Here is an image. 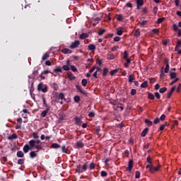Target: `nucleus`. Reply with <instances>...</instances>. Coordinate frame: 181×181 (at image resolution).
<instances>
[{
	"label": "nucleus",
	"instance_id": "2f4dec72",
	"mask_svg": "<svg viewBox=\"0 0 181 181\" xmlns=\"http://www.w3.org/2000/svg\"><path fill=\"white\" fill-rule=\"evenodd\" d=\"M148 98L149 100H155V95H153V93H149L148 94Z\"/></svg>",
	"mask_w": 181,
	"mask_h": 181
},
{
	"label": "nucleus",
	"instance_id": "4be33fe9",
	"mask_svg": "<svg viewBox=\"0 0 181 181\" xmlns=\"http://www.w3.org/2000/svg\"><path fill=\"white\" fill-rule=\"evenodd\" d=\"M52 148H53L54 149H58V148H61V146L57 143H53L52 144Z\"/></svg>",
	"mask_w": 181,
	"mask_h": 181
},
{
	"label": "nucleus",
	"instance_id": "8fccbe9b",
	"mask_svg": "<svg viewBox=\"0 0 181 181\" xmlns=\"http://www.w3.org/2000/svg\"><path fill=\"white\" fill-rule=\"evenodd\" d=\"M105 32H106L105 29H102V30H99L98 34L99 35V36H102V35H104V33H105Z\"/></svg>",
	"mask_w": 181,
	"mask_h": 181
},
{
	"label": "nucleus",
	"instance_id": "393cba45",
	"mask_svg": "<svg viewBox=\"0 0 181 181\" xmlns=\"http://www.w3.org/2000/svg\"><path fill=\"white\" fill-rule=\"evenodd\" d=\"M136 6H144V0H136Z\"/></svg>",
	"mask_w": 181,
	"mask_h": 181
},
{
	"label": "nucleus",
	"instance_id": "5fc2aeb1",
	"mask_svg": "<svg viewBox=\"0 0 181 181\" xmlns=\"http://www.w3.org/2000/svg\"><path fill=\"white\" fill-rule=\"evenodd\" d=\"M33 137L34 138V139H39V134L36 132H33Z\"/></svg>",
	"mask_w": 181,
	"mask_h": 181
},
{
	"label": "nucleus",
	"instance_id": "bb28decb",
	"mask_svg": "<svg viewBox=\"0 0 181 181\" xmlns=\"http://www.w3.org/2000/svg\"><path fill=\"white\" fill-rule=\"evenodd\" d=\"M76 146L77 148H83L84 146V143H83L82 141H77Z\"/></svg>",
	"mask_w": 181,
	"mask_h": 181
},
{
	"label": "nucleus",
	"instance_id": "e433bc0d",
	"mask_svg": "<svg viewBox=\"0 0 181 181\" xmlns=\"http://www.w3.org/2000/svg\"><path fill=\"white\" fill-rule=\"evenodd\" d=\"M18 165H23L25 163V159L23 158H20L17 161Z\"/></svg>",
	"mask_w": 181,
	"mask_h": 181
},
{
	"label": "nucleus",
	"instance_id": "39448f33",
	"mask_svg": "<svg viewBox=\"0 0 181 181\" xmlns=\"http://www.w3.org/2000/svg\"><path fill=\"white\" fill-rule=\"evenodd\" d=\"M57 103H60L62 105H63V100L66 101V98H64V93H60L58 95V97L56 98Z\"/></svg>",
	"mask_w": 181,
	"mask_h": 181
},
{
	"label": "nucleus",
	"instance_id": "4c0bfd02",
	"mask_svg": "<svg viewBox=\"0 0 181 181\" xmlns=\"http://www.w3.org/2000/svg\"><path fill=\"white\" fill-rule=\"evenodd\" d=\"M167 126H168V122H165L164 124L160 127V131H163V129H165V128H166Z\"/></svg>",
	"mask_w": 181,
	"mask_h": 181
},
{
	"label": "nucleus",
	"instance_id": "cd10ccee",
	"mask_svg": "<svg viewBox=\"0 0 181 181\" xmlns=\"http://www.w3.org/2000/svg\"><path fill=\"white\" fill-rule=\"evenodd\" d=\"M80 39L83 40L86 39L87 37H88V34L87 33H82L80 36H79Z\"/></svg>",
	"mask_w": 181,
	"mask_h": 181
},
{
	"label": "nucleus",
	"instance_id": "37998d69",
	"mask_svg": "<svg viewBox=\"0 0 181 181\" xmlns=\"http://www.w3.org/2000/svg\"><path fill=\"white\" fill-rule=\"evenodd\" d=\"M123 59L124 60H127V59H129L128 58V51L126 50L124 52Z\"/></svg>",
	"mask_w": 181,
	"mask_h": 181
},
{
	"label": "nucleus",
	"instance_id": "49530a36",
	"mask_svg": "<svg viewBox=\"0 0 181 181\" xmlns=\"http://www.w3.org/2000/svg\"><path fill=\"white\" fill-rule=\"evenodd\" d=\"M87 79L84 78V79H82L81 81V84L83 87H86V86H87Z\"/></svg>",
	"mask_w": 181,
	"mask_h": 181
},
{
	"label": "nucleus",
	"instance_id": "774afa93",
	"mask_svg": "<svg viewBox=\"0 0 181 181\" xmlns=\"http://www.w3.org/2000/svg\"><path fill=\"white\" fill-rule=\"evenodd\" d=\"M180 90H181V83H179L177 88V93H180Z\"/></svg>",
	"mask_w": 181,
	"mask_h": 181
},
{
	"label": "nucleus",
	"instance_id": "0eeeda50",
	"mask_svg": "<svg viewBox=\"0 0 181 181\" xmlns=\"http://www.w3.org/2000/svg\"><path fill=\"white\" fill-rule=\"evenodd\" d=\"M146 162L149 164L146 166V169L152 167V165H153V163H152V158H151L150 156L147 157Z\"/></svg>",
	"mask_w": 181,
	"mask_h": 181
},
{
	"label": "nucleus",
	"instance_id": "6ab92c4d",
	"mask_svg": "<svg viewBox=\"0 0 181 181\" xmlns=\"http://www.w3.org/2000/svg\"><path fill=\"white\" fill-rule=\"evenodd\" d=\"M134 36L135 37H139V36H141V30H139V28L136 29L135 30V33L134 34Z\"/></svg>",
	"mask_w": 181,
	"mask_h": 181
},
{
	"label": "nucleus",
	"instance_id": "69168bd1",
	"mask_svg": "<svg viewBox=\"0 0 181 181\" xmlns=\"http://www.w3.org/2000/svg\"><path fill=\"white\" fill-rule=\"evenodd\" d=\"M131 95H135L136 94V89H132L130 92Z\"/></svg>",
	"mask_w": 181,
	"mask_h": 181
},
{
	"label": "nucleus",
	"instance_id": "423d86ee",
	"mask_svg": "<svg viewBox=\"0 0 181 181\" xmlns=\"http://www.w3.org/2000/svg\"><path fill=\"white\" fill-rule=\"evenodd\" d=\"M132 168H134V160L130 159L128 162V167L127 168V172L131 173V170H132Z\"/></svg>",
	"mask_w": 181,
	"mask_h": 181
},
{
	"label": "nucleus",
	"instance_id": "a18cd8bd",
	"mask_svg": "<svg viewBox=\"0 0 181 181\" xmlns=\"http://www.w3.org/2000/svg\"><path fill=\"white\" fill-rule=\"evenodd\" d=\"M173 28L175 32H178V30H180L179 26H177L176 24H173Z\"/></svg>",
	"mask_w": 181,
	"mask_h": 181
},
{
	"label": "nucleus",
	"instance_id": "58836bf2",
	"mask_svg": "<svg viewBox=\"0 0 181 181\" xmlns=\"http://www.w3.org/2000/svg\"><path fill=\"white\" fill-rule=\"evenodd\" d=\"M74 100L75 103H80L81 99L80 98V96L76 95V96H74Z\"/></svg>",
	"mask_w": 181,
	"mask_h": 181
},
{
	"label": "nucleus",
	"instance_id": "79ce46f5",
	"mask_svg": "<svg viewBox=\"0 0 181 181\" xmlns=\"http://www.w3.org/2000/svg\"><path fill=\"white\" fill-rule=\"evenodd\" d=\"M68 78H69V80L71 81L73 80H76V76H74L73 74H71L68 76Z\"/></svg>",
	"mask_w": 181,
	"mask_h": 181
},
{
	"label": "nucleus",
	"instance_id": "603ef678",
	"mask_svg": "<svg viewBox=\"0 0 181 181\" xmlns=\"http://www.w3.org/2000/svg\"><path fill=\"white\" fill-rule=\"evenodd\" d=\"M163 21H165V17L159 18L157 20V23L159 25V24L162 23V22H163Z\"/></svg>",
	"mask_w": 181,
	"mask_h": 181
},
{
	"label": "nucleus",
	"instance_id": "f257e3e1",
	"mask_svg": "<svg viewBox=\"0 0 181 181\" xmlns=\"http://www.w3.org/2000/svg\"><path fill=\"white\" fill-rule=\"evenodd\" d=\"M30 149H35V141L32 140L28 141V144H25L23 148L24 153H28Z\"/></svg>",
	"mask_w": 181,
	"mask_h": 181
},
{
	"label": "nucleus",
	"instance_id": "2eb2a0df",
	"mask_svg": "<svg viewBox=\"0 0 181 181\" xmlns=\"http://www.w3.org/2000/svg\"><path fill=\"white\" fill-rule=\"evenodd\" d=\"M8 139L9 141H12L13 139H18V135L16 134H13L11 135H10L8 137Z\"/></svg>",
	"mask_w": 181,
	"mask_h": 181
},
{
	"label": "nucleus",
	"instance_id": "3c124183",
	"mask_svg": "<svg viewBox=\"0 0 181 181\" xmlns=\"http://www.w3.org/2000/svg\"><path fill=\"white\" fill-rule=\"evenodd\" d=\"M93 169H95V164L94 163H91L89 165V170H93Z\"/></svg>",
	"mask_w": 181,
	"mask_h": 181
},
{
	"label": "nucleus",
	"instance_id": "72a5a7b5",
	"mask_svg": "<svg viewBox=\"0 0 181 181\" xmlns=\"http://www.w3.org/2000/svg\"><path fill=\"white\" fill-rule=\"evenodd\" d=\"M100 176L102 177H107V176H108V173L104 170L101 171L100 173Z\"/></svg>",
	"mask_w": 181,
	"mask_h": 181
},
{
	"label": "nucleus",
	"instance_id": "dca6fc26",
	"mask_svg": "<svg viewBox=\"0 0 181 181\" xmlns=\"http://www.w3.org/2000/svg\"><path fill=\"white\" fill-rule=\"evenodd\" d=\"M53 71L54 73H62L63 69L61 66H56Z\"/></svg>",
	"mask_w": 181,
	"mask_h": 181
},
{
	"label": "nucleus",
	"instance_id": "bf43d9fd",
	"mask_svg": "<svg viewBox=\"0 0 181 181\" xmlns=\"http://www.w3.org/2000/svg\"><path fill=\"white\" fill-rule=\"evenodd\" d=\"M42 101H43V104L45 105L46 108L49 107V106L47 105V103H46V98L42 97Z\"/></svg>",
	"mask_w": 181,
	"mask_h": 181
},
{
	"label": "nucleus",
	"instance_id": "a878e982",
	"mask_svg": "<svg viewBox=\"0 0 181 181\" xmlns=\"http://www.w3.org/2000/svg\"><path fill=\"white\" fill-rule=\"evenodd\" d=\"M126 61H127V62H125L124 64V66L127 69V68L129 67V64L131 63V59H127Z\"/></svg>",
	"mask_w": 181,
	"mask_h": 181
},
{
	"label": "nucleus",
	"instance_id": "338daca9",
	"mask_svg": "<svg viewBox=\"0 0 181 181\" xmlns=\"http://www.w3.org/2000/svg\"><path fill=\"white\" fill-rule=\"evenodd\" d=\"M62 152H63V153H68L67 149H66V146H62Z\"/></svg>",
	"mask_w": 181,
	"mask_h": 181
},
{
	"label": "nucleus",
	"instance_id": "680f3d73",
	"mask_svg": "<svg viewBox=\"0 0 181 181\" xmlns=\"http://www.w3.org/2000/svg\"><path fill=\"white\" fill-rule=\"evenodd\" d=\"M96 62L99 66H101V64H103V59H100V58H98L96 59Z\"/></svg>",
	"mask_w": 181,
	"mask_h": 181
},
{
	"label": "nucleus",
	"instance_id": "f3484780",
	"mask_svg": "<svg viewBox=\"0 0 181 181\" xmlns=\"http://www.w3.org/2000/svg\"><path fill=\"white\" fill-rule=\"evenodd\" d=\"M74 119L76 125H78V126L81 125V119H80V117H76Z\"/></svg>",
	"mask_w": 181,
	"mask_h": 181
},
{
	"label": "nucleus",
	"instance_id": "ea45409f",
	"mask_svg": "<svg viewBox=\"0 0 181 181\" xmlns=\"http://www.w3.org/2000/svg\"><path fill=\"white\" fill-rule=\"evenodd\" d=\"M62 70H64L65 71H69V70H70V66L69 65H64L62 66Z\"/></svg>",
	"mask_w": 181,
	"mask_h": 181
},
{
	"label": "nucleus",
	"instance_id": "1a4fd4ad",
	"mask_svg": "<svg viewBox=\"0 0 181 181\" xmlns=\"http://www.w3.org/2000/svg\"><path fill=\"white\" fill-rule=\"evenodd\" d=\"M80 45V41L76 40L70 45V49H76Z\"/></svg>",
	"mask_w": 181,
	"mask_h": 181
},
{
	"label": "nucleus",
	"instance_id": "412c9836",
	"mask_svg": "<svg viewBox=\"0 0 181 181\" xmlns=\"http://www.w3.org/2000/svg\"><path fill=\"white\" fill-rule=\"evenodd\" d=\"M170 77L171 79H176V77H177V74L176 72H171L170 74Z\"/></svg>",
	"mask_w": 181,
	"mask_h": 181
},
{
	"label": "nucleus",
	"instance_id": "f8f14e48",
	"mask_svg": "<svg viewBox=\"0 0 181 181\" xmlns=\"http://www.w3.org/2000/svg\"><path fill=\"white\" fill-rule=\"evenodd\" d=\"M62 53H63L64 54H71V53H73V51H71V49L69 48H64L62 50Z\"/></svg>",
	"mask_w": 181,
	"mask_h": 181
},
{
	"label": "nucleus",
	"instance_id": "aec40b11",
	"mask_svg": "<svg viewBox=\"0 0 181 181\" xmlns=\"http://www.w3.org/2000/svg\"><path fill=\"white\" fill-rule=\"evenodd\" d=\"M145 124H146V125L148 127H152V125L153 124V122H152V121L148 119H146L145 121H144Z\"/></svg>",
	"mask_w": 181,
	"mask_h": 181
},
{
	"label": "nucleus",
	"instance_id": "a211bd4d",
	"mask_svg": "<svg viewBox=\"0 0 181 181\" xmlns=\"http://www.w3.org/2000/svg\"><path fill=\"white\" fill-rule=\"evenodd\" d=\"M95 49H96L95 45L93 44H90L88 46V50H90L91 52L95 50Z\"/></svg>",
	"mask_w": 181,
	"mask_h": 181
},
{
	"label": "nucleus",
	"instance_id": "473e14b6",
	"mask_svg": "<svg viewBox=\"0 0 181 181\" xmlns=\"http://www.w3.org/2000/svg\"><path fill=\"white\" fill-rule=\"evenodd\" d=\"M107 59L108 60H114V59H115V56L112 54H108Z\"/></svg>",
	"mask_w": 181,
	"mask_h": 181
},
{
	"label": "nucleus",
	"instance_id": "4468645a",
	"mask_svg": "<svg viewBox=\"0 0 181 181\" xmlns=\"http://www.w3.org/2000/svg\"><path fill=\"white\" fill-rule=\"evenodd\" d=\"M49 111H50V107H47V109L45 110H44L41 112V117L42 118H45V117H46V115H47V112H49Z\"/></svg>",
	"mask_w": 181,
	"mask_h": 181
},
{
	"label": "nucleus",
	"instance_id": "c03bdc74",
	"mask_svg": "<svg viewBox=\"0 0 181 181\" xmlns=\"http://www.w3.org/2000/svg\"><path fill=\"white\" fill-rule=\"evenodd\" d=\"M70 68H71V71H74V73H76V71H77V67H76V66L70 65Z\"/></svg>",
	"mask_w": 181,
	"mask_h": 181
},
{
	"label": "nucleus",
	"instance_id": "7c9ffc66",
	"mask_svg": "<svg viewBox=\"0 0 181 181\" xmlns=\"http://www.w3.org/2000/svg\"><path fill=\"white\" fill-rule=\"evenodd\" d=\"M30 158H36L37 156V154L36 153V151H31L30 153Z\"/></svg>",
	"mask_w": 181,
	"mask_h": 181
},
{
	"label": "nucleus",
	"instance_id": "9b49d317",
	"mask_svg": "<svg viewBox=\"0 0 181 181\" xmlns=\"http://www.w3.org/2000/svg\"><path fill=\"white\" fill-rule=\"evenodd\" d=\"M76 89L79 91V93H81V94H83V95H87V92H86V90H83L81 86L76 85Z\"/></svg>",
	"mask_w": 181,
	"mask_h": 181
},
{
	"label": "nucleus",
	"instance_id": "6e6552de",
	"mask_svg": "<svg viewBox=\"0 0 181 181\" xmlns=\"http://www.w3.org/2000/svg\"><path fill=\"white\" fill-rule=\"evenodd\" d=\"M34 141V148H35V149H37L36 152H39V151H42V149H43V146H42V145L40 144H37L36 145V140H31Z\"/></svg>",
	"mask_w": 181,
	"mask_h": 181
},
{
	"label": "nucleus",
	"instance_id": "c85d7f7f",
	"mask_svg": "<svg viewBox=\"0 0 181 181\" xmlns=\"http://www.w3.org/2000/svg\"><path fill=\"white\" fill-rule=\"evenodd\" d=\"M166 91H168V88L166 87H163L159 90V93H160L161 94H163V93H166Z\"/></svg>",
	"mask_w": 181,
	"mask_h": 181
},
{
	"label": "nucleus",
	"instance_id": "9d476101",
	"mask_svg": "<svg viewBox=\"0 0 181 181\" xmlns=\"http://www.w3.org/2000/svg\"><path fill=\"white\" fill-rule=\"evenodd\" d=\"M49 73H52L49 70H45L43 71L41 74L40 75V77L41 78V80H45L46 79V77L43 75L45 74H49Z\"/></svg>",
	"mask_w": 181,
	"mask_h": 181
},
{
	"label": "nucleus",
	"instance_id": "de8ad7c7",
	"mask_svg": "<svg viewBox=\"0 0 181 181\" xmlns=\"http://www.w3.org/2000/svg\"><path fill=\"white\" fill-rule=\"evenodd\" d=\"M117 73H118V69H114V70H112L110 71V76H115V74H117Z\"/></svg>",
	"mask_w": 181,
	"mask_h": 181
},
{
	"label": "nucleus",
	"instance_id": "a19ab883",
	"mask_svg": "<svg viewBox=\"0 0 181 181\" xmlns=\"http://www.w3.org/2000/svg\"><path fill=\"white\" fill-rule=\"evenodd\" d=\"M100 131H101V127L100 126L96 127V129H95L96 135H100Z\"/></svg>",
	"mask_w": 181,
	"mask_h": 181
},
{
	"label": "nucleus",
	"instance_id": "6e6d98bb",
	"mask_svg": "<svg viewBox=\"0 0 181 181\" xmlns=\"http://www.w3.org/2000/svg\"><path fill=\"white\" fill-rule=\"evenodd\" d=\"M123 19H124V17L122 16V15L119 14V15L117 16V20L119 22H121V21H122Z\"/></svg>",
	"mask_w": 181,
	"mask_h": 181
},
{
	"label": "nucleus",
	"instance_id": "b1692460",
	"mask_svg": "<svg viewBox=\"0 0 181 181\" xmlns=\"http://www.w3.org/2000/svg\"><path fill=\"white\" fill-rule=\"evenodd\" d=\"M135 80V76L134 74H130L129 76V83H132Z\"/></svg>",
	"mask_w": 181,
	"mask_h": 181
},
{
	"label": "nucleus",
	"instance_id": "13d9d810",
	"mask_svg": "<svg viewBox=\"0 0 181 181\" xmlns=\"http://www.w3.org/2000/svg\"><path fill=\"white\" fill-rule=\"evenodd\" d=\"M180 47H181V40L177 42V44L175 46V49H180Z\"/></svg>",
	"mask_w": 181,
	"mask_h": 181
},
{
	"label": "nucleus",
	"instance_id": "c9c22d12",
	"mask_svg": "<svg viewBox=\"0 0 181 181\" xmlns=\"http://www.w3.org/2000/svg\"><path fill=\"white\" fill-rule=\"evenodd\" d=\"M141 88H146L148 87V81H146L143 83L141 84Z\"/></svg>",
	"mask_w": 181,
	"mask_h": 181
},
{
	"label": "nucleus",
	"instance_id": "f704fd0d",
	"mask_svg": "<svg viewBox=\"0 0 181 181\" xmlns=\"http://www.w3.org/2000/svg\"><path fill=\"white\" fill-rule=\"evenodd\" d=\"M122 33H124V31H122V30L117 28V35H118V36H122Z\"/></svg>",
	"mask_w": 181,
	"mask_h": 181
},
{
	"label": "nucleus",
	"instance_id": "20e7f679",
	"mask_svg": "<svg viewBox=\"0 0 181 181\" xmlns=\"http://www.w3.org/2000/svg\"><path fill=\"white\" fill-rule=\"evenodd\" d=\"M37 90L38 91H42V93H47V86L43 84V82H41L37 86Z\"/></svg>",
	"mask_w": 181,
	"mask_h": 181
},
{
	"label": "nucleus",
	"instance_id": "e2e57ef3",
	"mask_svg": "<svg viewBox=\"0 0 181 181\" xmlns=\"http://www.w3.org/2000/svg\"><path fill=\"white\" fill-rule=\"evenodd\" d=\"M177 81H179V78H175V79L170 83V86H173V84H175V83H177Z\"/></svg>",
	"mask_w": 181,
	"mask_h": 181
},
{
	"label": "nucleus",
	"instance_id": "5701e85b",
	"mask_svg": "<svg viewBox=\"0 0 181 181\" xmlns=\"http://www.w3.org/2000/svg\"><path fill=\"white\" fill-rule=\"evenodd\" d=\"M107 74H108V68H104L103 71V76L107 77Z\"/></svg>",
	"mask_w": 181,
	"mask_h": 181
},
{
	"label": "nucleus",
	"instance_id": "f03ea898",
	"mask_svg": "<svg viewBox=\"0 0 181 181\" xmlns=\"http://www.w3.org/2000/svg\"><path fill=\"white\" fill-rule=\"evenodd\" d=\"M88 168V163H85L83 166L81 165L78 164L76 165V172L78 174L83 173V172H86L87 169Z\"/></svg>",
	"mask_w": 181,
	"mask_h": 181
},
{
	"label": "nucleus",
	"instance_id": "c756f323",
	"mask_svg": "<svg viewBox=\"0 0 181 181\" xmlns=\"http://www.w3.org/2000/svg\"><path fill=\"white\" fill-rule=\"evenodd\" d=\"M17 156L18 158H23V156H25V154L22 152V151H19L17 152Z\"/></svg>",
	"mask_w": 181,
	"mask_h": 181
},
{
	"label": "nucleus",
	"instance_id": "09e8293b",
	"mask_svg": "<svg viewBox=\"0 0 181 181\" xmlns=\"http://www.w3.org/2000/svg\"><path fill=\"white\" fill-rule=\"evenodd\" d=\"M135 177H136V179H139V177H141V172H139L138 170L136 171Z\"/></svg>",
	"mask_w": 181,
	"mask_h": 181
},
{
	"label": "nucleus",
	"instance_id": "7ed1b4c3",
	"mask_svg": "<svg viewBox=\"0 0 181 181\" xmlns=\"http://www.w3.org/2000/svg\"><path fill=\"white\" fill-rule=\"evenodd\" d=\"M160 168H162V165H158V166L155 167L153 165H151V167L148 168V172H150V173H155V172H159V170L160 169Z\"/></svg>",
	"mask_w": 181,
	"mask_h": 181
},
{
	"label": "nucleus",
	"instance_id": "864d4df0",
	"mask_svg": "<svg viewBox=\"0 0 181 181\" xmlns=\"http://www.w3.org/2000/svg\"><path fill=\"white\" fill-rule=\"evenodd\" d=\"M42 60H47L49 59V54L45 53L42 57Z\"/></svg>",
	"mask_w": 181,
	"mask_h": 181
},
{
	"label": "nucleus",
	"instance_id": "0e129e2a",
	"mask_svg": "<svg viewBox=\"0 0 181 181\" xmlns=\"http://www.w3.org/2000/svg\"><path fill=\"white\" fill-rule=\"evenodd\" d=\"M154 97H156L157 100H159L160 98V94L158 92H156Z\"/></svg>",
	"mask_w": 181,
	"mask_h": 181
},
{
	"label": "nucleus",
	"instance_id": "052dcab7",
	"mask_svg": "<svg viewBox=\"0 0 181 181\" xmlns=\"http://www.w3.org/2000/svg\"><path fill=\"white\" fill-rule=\"evenodd\" d=\"M88 117H90V118H94V117H95V113L94 112H90L88 114Z\"/></svg>",
	"mask_w": 181,
	"mask_h": 181
},
{
	"label": "nucleus",
	"instance_id": "4d7b16f0",
	"mask_svg": "<svg viewBox=\"0 0 181 181\" xmlns=\"http://www.w3.org/2000/svg\"><path fill=\"white\" fill-rule=\"evenodd\" d=\"M170 69V66L169 64L165 65V73H169Z\"/></svg>",
	"mask_w": 181,
	"mask_h": 181
},
{
	"label": "nucleus",
	"instance_id": "ddd939ff",
	"mask_svg": "<svg viewBox=\"0 0 181 181\" xmlns=\"http://www.w3.org/2000/svg\"><path fill=\"white\" fill-rule=\"evenodd\" d=\"M148 131H149V128L146 127V128L142 131V132H141V136L142 138L146 136V135L148 134Z\"/></svg>",
	"mask_w": 181,
	"mask_h": 181
}]
</instances>
